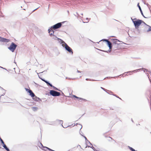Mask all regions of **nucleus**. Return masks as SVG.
Here are the masks:
<instances>
[{"instance_id":"7","label":"nucleus","mask_w":151,"mask_h":151,"mask_svg":"<svg viewBox=\"0 0 151 151\" xmlns=\"http://www.w3.org/2000/svg\"><path fill=\"white\" fill-rule=\"evenodd\" d=\"M111 40L112 41L113 45H120V41L116 39H111Z\"/></svg>"},{"instance_id":"13","label":"nucleus","mask_w":151,"mask_h":151,"mask_svg":"<svg viewBox=\"0 0 151 151\" xmlns=\"http://www.w3.org/2000/svg\"><path fill=\"white\" fill-rule=\"evenodd\" d=\"M45 82L47 84V85L49 86L50 87L52 86V85L51 83H50L48 81L45 80Z\"/></svg>"},{"instance_id":"30","label":"nucleus","mask_w":151,"mask_h":151,"mask_svg":"<svg viewBox=\"0 0 151 151\" xmlns=\"http://www.w3.org/2000/svg\"><path fill=\"white\" fill-rule=\"evenodd\" d=\"M91 19L90 18L89 19L88 18H86V20H87V22H89V20H90Z\"/></svg>"},{"instance_id":"26","label":"nucleus","mask_w":151,"mask_h":151,"mask_svg":"<svg viewBox=\"0 0 151 151\" xmlns=\"http://www.w3.org/2000/svg\"><path fill=\"white\" fill-rule=\"evenodd\" d=\"M107 91L108 92L106 91V92L107 93L109 94H111V93H112V92L111 91L107 90Z\"/></svg>"},{"instance_id":"17","label":"nucleus","mask_w":151,"mask_h":151,"mask_svg":"<svg viewBox=\"0 0 151 151\" xmlns=\"http://www.w3.org/2000/svg\"><path fill=\"white\" fill-rule=\"evenodd\" d=\"M51 87H52L54 89H55V90L60 91L62 93V94H64V93L62 91H60V90H59L57 88H56V87L53 86H52Z\"/></svg>"},{"instance_id":"14","label":"nucleus","mask_w":151,"mask_h":151,"mask_svg":"<svg viewBox=\"0 0 151 151\" xmlns=\"http://www.w3.org/2000/svg\"><path fill=\"white\" fill-rule=\"evenodd\" d=\"M45 82L47 84V85L49 86L50 87L52 86V85L51 83H50L48 81L45 80Z\"/></svg>"},{"instance_id":"15","label":"nucleus","mask_w":151,"mask_h":151,"mask_svg":"<svg viewBox=\"0 0 151 151\" xmlns=\"http://www.w3.org/2000/svg\"><path fill=\"white\" fill-rule=\"evenodd\" d=\"M55 91L53 90H50V94H55Z\"/></svg>"},{"instance_id":"9","label":"nucleus","mask_w":151,"mask_h":151,"mask_svg":"<svg viewBox=\"0 0 151 151\" xmlns=\"http://www.w3.org/2000/svg\"><path fill=\"white\" fill-rule=\"evenodd\" d=\"M54 40H58L59 42L60 43V42L63 41V40H61L58 37H57L56 36H55L54 35H52L51 37Z\"/></svg>"},{"instance_id":"47","label":"nucleus","mask_w":151,"mask_h":151,"mask_svg":"<svg viewBox=\"0 0 151 151\" xmlns=\"http://www.w3.org/2000/svg\"><path fill=\"white\" fill-rule=\"evenodd\" d=\"M81 15H82V16H83V13H82V14H81Z\"/></svg>"},{"instance_id":"21","label":"nucleus","mask_w":151,"mask_h":151,"mask_svg":"<svg viewBox=\"0 0 151 151\" xmlns=\"http://www.w3.org/2000/svg\"><path fill=\"white\" fill-rule=\"evenodd\" d=\"M100 50L102 51H103V52H107V53H108L109 52H110L111 51V49H110L109 48V50L108 51H104V50Z\"/></svg>"},{"instance_id":"4","label":"nucleus","mask_w":151,"mask_h":151,"mask_svg":"<svg viewBox=\"0 0 151 151\" xmlns=\"http://www.w3.org/2000/svg\"><path fill=\"white\" fill-rule=\"evenodd\" d=\"M17 47V45L15 44L14 42H12L10 46L8 47V48L12 52H14Z\"/></svg>"},{"instance_id":"24","label":"nucleus","mask_w":151,"mask_h":151,"mask_svg":"<svg viewBox=\"0 0 151 151\" xmlns=\"http://www.w3.org/2000/svg\"><path fill=\"white\" fill-rule=\"evenodd\" d=\"M137 6L139 8V9L140 11V10H142V9H141V8L140 7V6L139 5V3H138L137 5Z\"/></svg>"},{"instance_id":"52","label":"nucleus","mask_w":151,"mask_h":151,"mask_svg":"<svg viewBox=\"0 0 151 151\" xmlns=\"http://www.w3.org/2000/svg\"><path fill=\"white\" fill-rule=\"evenodd\" d=\"M68 12L69 13V11H68Z\"/></svg>"},{"instance_id":"35","label":"nucleus","mask_w":151,"mask_h":151,"mask_svg":"<svg viewBox=\"0 0 151 151\" xmlns=\"http://www.w3.org/2000/svg\"><path fill=\"white\" fill-rule=\"evenodd\" d=\"M131 19L132 20V22H133V21H135V20H137V19H136V18H134V19H133L132 17H131Z\"/></svg>"},{"instance_id":"12","label":"nucleus","mask_w":151,"mask_h":151,"mask_svg":"<svg viewBox=\"0 0 151 151\" xmlns=\"http://www.w3.org/2000/svg\"><path fill=\"white\" fill-rule=\"evenodd\" d=\"M148 27H149V29H147V30H146V32H150V31H151V26H150L149 25L146 26V29H147V28Z\"/></svg>"},{"instance_id":"18","label":"nucleus","mask_w":151,"mask_h":151,"mask_svg":"<svg viewBox=\"0 0 151 151\" xmlns=\"http://www.w3.org/2000/svg\"><path fill=\"white\" fill-rule=\"evenodd\" d=\"M32 109L33 111H35L37 110L38 108L37 107H33L32 108Z\"/></svg>"},{"instance_id":"25","label":"nucleus","mask_w":151,"mask_h":151,"mask_svg":"<svg viewBox=\"0 0 151 151\" xmlns=\"http://www.w3.org/2000/svg\"><path fill=\"white\" fill-rule=\"evenodd\" d=\"M142 23H143L145 24V28L146 29V26L148 25L146 24L144 22L142 21Z\"/></svg>"},{"instance_id":"42","label":"nucleus","mask_w":151,"mask_h":151,"mask_svg":"<svg viewBox=\"0 0 151 151\" xmlns=\"http://www.w3.org/2000/svg\"><path fill=\"white\" fill-rule=\"evenodd\" d=\"M52 96H59L60 95H52Z\"/></svg>"},{"instance_id":"49","label":"nucleus","mask_w":151,"mask_h":151,"mask_svg":"<svg viewBox=\"0 0 151 151\" xmlns=\"http://www.w3.org/2000/svg\"><path fill=\"white\" fill-rule=\"evenodd\" d=\"M147 6L148 5H149V4H147Z\"/></svg>"},{"instance_id":"31","label":"nucleus","mask_w":151,"mask_h":151,"mask_svg":"<svg viewBox=\"0 0 151 151\" xmlns=\"http://www.w3.org/2000/svg\"><path fill=\"white\" fill-rule=\"evenodd\" d=\"M0 140L2 144H4V142H3V140L1 139L0 137Z\"/></svg>"},{"instance_id":"40","label":"nucleus","mask_w":151,"mask_h":151,"mask_svg":"<svg viewBox=\"0 0 151 151\" xmlns=\"http://www.w3.org/2000/svg\"><path fill=\"white\" fill-rule=\"evenodd\" d=\"M101 88L102 89H103V90H104V91H106L107 90H106L105 89V88H102V87H101Z\"/></svg>"},{"instance_id":"41","label":"nucleus","mask_w":151,"mask_h":151,"mask_svg":"<svg viewBox=\"0 0 151 151\" xmlns=\"http://www.w3.org/2000/svg\"><path fill=\"white\" fill-rule=\"evenodd\" d=\"M0 68H2L4 69H5V70H6V68H3V67H1V66H0Z\"/></svg>"},{"instance_id":"46","label":"nucleus","mask_w":151,"mask_h":151,"mask_svg":"<svg viewBox=\"0 0 151 151\" xmlns=\"http://www.w3.org/2000/svg\"><path fill=\"white\" fill-rule=\"evenodd\" d=\"M72 94V92H71V93H69V94L70 95V94Z\"/></svg>"},{"instance_id":"44","label":"nucleus","mask_w":151,"mask_h":151,"mask_svg":"<svg viewBox=\"0 0 151 151\" xmlns=\"http://www.w3.org/2000/svg\"><path fill=\"white\" fill-rule=\"evenodd\" d=\"M109 138H110V139H111V140L113 139L111 137H109Z\"/></svg>"},{"instance_id":"3","label":"nucleus","mask_w":151,"mask_h":151,"mask_svg":"<svg viewBox=\"0 0 151 151\" xmlns=\"http://www.w3.org/2000/svg\"><path fill=\"white\" fill-rule=\"evenodd\" d=\"M142 21L139 19H137L135 21H133L134 24L137 29L139 28L140 25L142 24Z\"/></svg>"},{"instance_id":"1","label":"nucleus","mask_w":151,"mask_h":151,"mask_svg":"<svg viewBox=\"0 0 151 151\" xmlns=\"http://www.w3.org/2000/svg\"><path fill=\"white\" fill-rule=\"evenodd\" d=\"M60 44H62V46L66 50L71 53L72 54H73V52L72 49L64 41H62L60 42Z\"/></svg>"},{"instance_id":"5","label":"nucleus","mask_w":151,"mask_h":151,"mask_svg":"<svg viewBox=\"0 0 151 151\" xmlns=\"http://www.w3.org/2000/svg\"><path fill=\"white\" fill-rule=\"evenodd\" d=\"M101 41H105L107 43V45L108 47H109L110 49H111L112 48L113 45L112 43H111V42L109 41L108 39H102V40H101L99 42H97L98 43H99V42Z\"/></svg>"},{"instance_id":"48","label":"nucleus","mask_w":151,"mask_h":151,"mask_svg":"<svg viewBox=\"0 0 151 151\" xmlns=\"http://www.w3.org/2000/svg\"><path fill=\"white\" fill-rule=\"evenodd\" d=\"M74 97H77L76 96H75V95L74 96Z\"/></svg>"},{"instance_id":"29","label":"nucleus","mask_w":151,"mask_h":151,"mask_svg":"<svg viewBox=\"0 0 151 151\" xmlns=\"http://www.w3.org/2000/svg\"><path fill=\"white\" fill-rule=\"evenodd\" d=\"M39 78L42 81L45 82V80L44 79H43V78H42L40 77L39 76Z\"/></svg>"},{"instance_id":"2","label":"nucleus","mask_w":151,"mask_h":151,"mask_svg":"<svg viewBox=\"0 0 151 151\" xmlns=\"http://www.w3.org/2000/svg\"><path fill=\"white\" fill-rule=\"evenodd\" d=\"M143 70V71H144V72H145V71H147V69L144 68H140V69H137V70H132V71H128V72H125L124 74L120 75L119 76H121L122 75H124V74H125L126 73H132L133 72H134V73L137 72L138 71V70L140 71V70ZM119 77V76H115V77H111V78H115L116 77L118 78Z\"/></svg>"},{"instance_id":"45","label":"nucleus","mask_w":151,"mask_h":151,"mask_svg":"<svg viewBox=\"0 0 151 151\" xmlns=\"http://www.w3.org/2000/svg\"><path fill=\"white\" fill-rule=\"evenodd\" d=\"M49 92H48V93H47L46 94H49Z\"/></svg>"},{"instance_id":"32","label":"nucleus","mask_w":151,"mask_h":151,"mask_svg":"<svg viewBox=\"0 0 151 151\" xmlns=\"http://www.w3.org/2000/svg\"><path fill=\"white\" fill-rule=\"evenodd\" d=\"M76 14H77V16L75 14H74V15L76 17H77V18H78V16H79V14H78L77 13V12H76Z\"/></svg>"},{"instance_id":"22","label":"nucleus","mask_w":151,"mask_h":151,"mask_svg":"<svg viewBox=\"0 0 151 151\" xmlns=\"http://www.w3.org/2000/svg\"><path fill=\"white\" fill-rule=\"evenodd\" d=\"M52 33H50V34H50V36L51 37L52 36V35H54V31H53V30H52Z\"/></svg>"},{"instance_id":"8","label":"nucleus","mask_w":151,"mask_h":151,"mask_svg":"<svg viewBox=\"0 0 151 151\" xmlns=\"http://www.w3.org/2000/svg\"><path fill=\"white\" fill-rule=\"evenodd\" d=\"M10 41V40L8 39L2 37H0V42H7Z\"/></svg>"},{"instance_id":"37","label":"nucleus","mask_w":151,"mask_h":151,"mask_svg":"<svg viewBox=\"0 0 151 151\" xmlns=\"http://www.w3.org/2000/svg\"><path fill=\"white\" fill-rule=\"evenodd\" d=\"M40 7V6H39V7H38V8H37L36 9H35L32 12H34L38 8H39V7Z\"/></svg>"},{"instance_id":"33","label":"nucleus","mask_w":151,"mask_h":151,"mask_svg":"<svg viewBox=\"0 0 151 151\" xmlns=\"http://www.w3.org/2000/svg\"><path fill=\"white\" fill-rule=\"evenodd\" d=\"M149 29V27H148L147 28V29H146L145 28V29L144 30V32H146V30H147V29Z\"/></svg>"},{"instance_id":"10","label":"nucleus","mask_w":151,"mask_h":151,"mask_svg":"<svg viewBox=\"0 0 151 151\" xmlns=\"http://www.w3.org/2000/svg\"><path fill=\"white\" fill-rule=\"evenodd\" d=\"M31 97L34 100L36 101H38L40 100V99L39 98L35 96V95H31Z\"/></svg>"},{"instance_id":"34","label":"nucleus","mask_w":151,"mask_h":151,"mask_svg":"<svg viewBox=\"0 0 151 151\" xmlns=\"http://www.w3.org/2000/svg\"><path fill=\"white\" fill-rule=\"evenodd\" d=\"M86 81L90 80V81H93V80L92 79H88V78H86Z\"/></svg>"},{"instance_id":"38","label":"nucleus","mask_w":151,"mask_h":151,"mask_svg":"<svg viewBox=\"0 0 151 151\" xmlns=\"http://www.w3.org/2000/svg\"><path fill=\"white\" fill-rule=\"evenodd\" d=\"M77 72L78 73H81L82 72L81 71H79V70H77Z\"/></svg>"},{"instance_id":"28","label":"nucleus","mask_w":151,"mask_h":151,"mask_svg":"<svg viewBox=\"0 0 151 151\" xmlns=\"http://www.w3.org/2000/svg\"><path fill=\"white\" fill-rule=\"evenodd\" d=\"M0 87L2 89H3V94H5L6 93V91L5 90H4V89L2 88H1V87Z\"/></svg>"},{"instance_id":"53","label":"nucleus","mask_w":151,"mask_h":151,"mask_svg":"<svg viewBox=\"0 0 151 151\" xmlns=\"http://www.w3.org/2000/svg\"><path fill=\"white\" fill-rule=\"evenodd\" d=\"M126 75H127V74H125V76H126Z\"/></svg>"},{"instance_id":"23","label":"nucleus","mask_w":151,"mask_h":151,"mask_svg":"<svg viewBox=\"0 0 151 151\" xmlns=\"http://www.w3.org/2000/svg\"><path fill=\"white\" fill-rule=\"evenodd\" d=\"M44 150H45L46 151H48V150H49V148L47 147H44Z\"/></svg>"},{"instance_id":"20","label":"nucleus","mask_w":151,"mask_h":151,"mask_svg":"<svg viewBox=\"0 0 151 151\" xmlns=\"http://www.w3.org/2000/svg\"><path fill=\"white\" fill-rule=\"evenodd\" d=\"M53 29H52V28H50V29H48V33L50 34V32L51 31V32H52V30H53Z\"/></svg>"},{"instance_id":"43","label":"nucleus","mask_w":151,"mask_h":151,"mask_svg":"<svg viewBox=\"0 0 151 151\" xmlns=\"http://www.w3.org/2000/svg\"><path fill=\"white\" fill-rule=\"evenodd\" d=\"M115 37V36H111L110 37Z\"/></svg>"},{"instance_id":"16","label":"nucleus","mask_w":151,"mask_h":151,"mask_svg":"<svg viewBox=\"0 0 151 151\" xmlns=\"http://www.w3.org/2000/svg\"><path fill=\"white\" fill-rule=\"evenodd\" d=\"M3 147L6 149V150L7 151H10L9 150L7 147L6 145L4 143V144H3Z\"/></svg>"},{"instance_id":"27","label":"nucleus","mask_w":151,"mask_h":151,"mask_svg":"<svg viewBox=\"0 0 151 151\" xmlns=\"http://www.w3.org/2000/svg\"><path fill=\"white\" fill-rule=\"evenodd\" d=\"M55 94H61V93L58 91H55Z\"/></svg>"},{"instance_id":"19","label":"nucleus","mask_w":151,"mask_h":151,"mask_svg":"<svg viewBox=\"0 0 151 151\" xmlns=\"http://www.w3.org/2000/svg\"><path fill=\"white\" fill-rule=\"evenodd\" d=\"M140 12L141 14L144 17H145V18H150V17H145L144 14H143V13L142 12V10H140Z\"/></svg>"},{"instance_id":"6","label":"nucleus","mask_w":151,"mask_h":151,"mask_svg":"<svg viewBox=\"0 0 151 151\" xmlns=\"http://www.w3.org/2000/svg\"><path fill=\"white\" fill-rule=\"evenodd\" d=\"M64 22H61L57 23V24L51 26V28L53 29L54 30L59 28L61 27L62 24Z\"/></svg>"},{"instance_id":"39","label":"nucleus","mask_w":151,"mask_h":151,"mask_svg":"<svg viewBox=\"0 0 151 151\" xmlns=\"http://www.w3.org/2000/svg\"><path fill=\"white\" fill-rule=\"evenodd\" d=\"M49 150H48V151H55L54 150H52L51 149H50L49 148Z\"/></svg>"},{"instance_id":"50","label":"nucleus","mask_w":151,"mask_h":151,"mask_svg":"<svg viewBox=\"0 0 151 151\" xmlns=\"http://www.w3.org/2000/svg\"><path fill=\"white\" fill-rule=\"evenodd\" d=\"M14 63H16H16L15 62V61L14 62Z\"/></svg>"},{"instance_id":"51","label":"nucleus","mask_w":151,"mask_h":151,"mask_svg":"<svg viewBox=\"0 0 151 151\" xmlns=\"http://www.w3.org/2000/svg\"><path fill=\"white\" fill-rule=\"evenodd\" d=\"M83 23H85V22H83Z\"/></svg>"},{"instance_id":"36","label":"nucleus","mask_w":151,"mask_h":151,"mask_svg":"<svg viewBox=\"0 0 151 151\" xmlns=\"http://www.w3.org/2000/svg\"><path fill=\"white\" fill-rule=\"evenodd\" d=\"M115 48H117L118 47V45H113Z\"/></svg>"},{"instance_id":"11","label":"nucleus","mask_w":151,"mask_h":151,"mask_svg":"<svg viewBox=\"0 0 151 151\" xmlns=\"http://www.w3.org/2000/svg\"><path fill=\"white\" fill-rule=\"evenodd\" d=\"M26 90L29 93V94H35L34 93L32 92V90L29 89L27 88H25Z\"/></svg>"}]
</instances>
